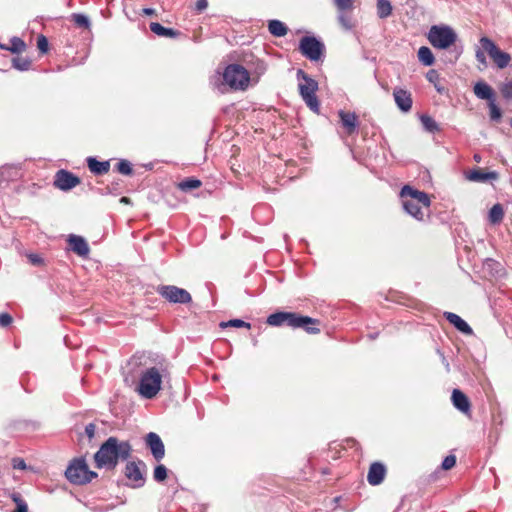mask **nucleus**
<instances>
[{
    "label": "nucleus",
    "mask_w": 512,
    "mask_h": 512,
    "mask_svg": "<svg viewBox=\"0 0 512 512\" xmlns=\"http://www.w3.org/2000/svg\"><path fill=\"white\" fill-rule=\"evenodd\" d=\"M511 126H512V118H511Z\"/></svg>",
    "instance_id": "57"
},
{
    "label": "nucleus",
    "mask_w": 512,
    "mask_h": 512,
    "mask_svg": "<svg viewBox=\"0 0 512 512\" xmlns=\"http://www.w3.org/2000/svg\"><path fill=\"white\" fill-rule=\"evenodd\" d=\"M96 425L94 423H90L85 427V434L91 440L95 436Z\"/></svg>",
    "instance_id": "49"
},
{
    "label": "nucleus",
    "mask_w": 512,
    "mask_h": 512,
    "mask_svg": "<svg viewBox=\"0 0 512 512\" xmlns=\"http://www.w3.org/2000/svg\"><path fill=\"white\" fill-rule=\"evenodd\" d=\"M266 323L275 327L286 325L292 329L300 328L306 333L312 335H316L321 332V321L319 319L295 312H275L268 316Z\"/></svg>",
    "instance_id": "2"
},
{
    "label": "nucleus",
    "mask_w": 512,
    "mask_h": 512,
    "mask_svg": "<svg viewBox=\"0 0 512 512\" xmlns=\"http://www.w3.org/2000/svg\"><path fill=\"white\" fill-rule=\"evenodd\" d=\"M143 13L145 15L150 16V15H154L155 14V10L153 8H144L143 9Z\"/></svg>",
    "instance_id": "53"
},
{
    "label": "nucleus",
    "mask_w": 512,
    "mask_h": 512,
    "mask_svg": "<svg viewBox=\"0 0 512 512\" xmlns=\"http://www.w3.org/2000/svg\"><path fill=\"white\" fill-rule=\"evenodd\" d=\"M400 192H419L418 190L416 189H413L410 185H404Z\"/></svg>",
    "instance_id": "52"
},
{
    "label": "nucleus",
    "mask_w": 512,
    "mask_h": 512,
    "mask_svg": "<svg viewBox=\"0 0 512 512\" xmlns=\"http://www.w3.org/2000/svg\"><path fill=\"white\" fill-rule=\"evenodd\" d=\"M97 476L96 472L89 469L83 458L73 459L65 471V477L74 485H85L90 483Z\"/></svg>",
    "instance_id": "6"
},
{
    "label": "nucleus",
    "mask_w": 512,
    "mask_h": 512,
    "mask_svg": "<svg viewBox=\"0 0 512 512\" xmlns=\"http://www.w3.org/2000/svg\"><path fill=\"white\" fill-rule=\"evenodd\" d=\"M37 48L41 53H46L48 51L49 43L44 35H39L37 37Z\"/></svg>",
    "instance_id": "42"
},
{
    "label": "nucleus",
    "mask_w": 512,
    "mask_h": 512,
    "mask_svg": "<svg viewBox=\"0 0 512 512\" xmlns=\"http://www.w3.org/2000/svg\"><path fill=\"white\" fill-rule=\"evenodd\" d=\"M338 21L342 25V27L344 29H346V30H350L353 27L352 22H351V18L348 15L344 14V13H340L339 14Z\"/></svg>",
    "instance_id": "43"
},
{
    "label": "nucleus",
    "mask_w": 512,
    "mask_h": 512,
    "mask_svg": "<svg viewBox=\"0 0 512 512\" xmlns=\"http://www.w3.org/2000/svg\"><path fill=\"white\" fill-rule=\"evenodd\" d=\"M485 53L486 51L483 50L482 46L479 49H477L475 53L476 60L482 65H487Z\"/></svg>",
    "instance_id": "47"
},
{
    "label": "nucleus",
    "mask_w": 512,
    "mask_h": 512,
    "mask_svg": "<svg viewBox=\"0 0 512 512\" xmlns=\"http://www.w3.org/2000/svg\"><path fill=\"white\" fill-rule=\"evenodd\" d=\"M502 96L507 100H512V81L503 83L500 87Z\"/></svg>",
    "instance_id": "39"
},
{
    "label": "nucleus",
    "mask_w": 512,
    "mask_h": 512,
    "mask_svg": "<svg viewBox=\"0 0 512 512\" xmlns=\"http://www.w3.org/2000/svg\"><path fill=\"white\" fill-rule=\"evenodd\" d=\"M201 181L197 178H186L177 183V188L181 191L198 189L201 186Z\"/></svg>",
    "instance_id": "29"
},
{
    "label": "nucleus",
    "mask_w": 512,
    "mask_h": 512,
    "mask_svg": "<svg viewBox=\"0 0 512 512\" xmlns=\"http://www.w3.org/2000/svg\"><path fill=\"white\" fill-rule=\"evenodd\" d=\"M268 30L275 37H283L288 32L287 26L280 20H270Z\"/></svg>",
    "instance_id": "26"
},
{
    "label": "nucleus",
    "mask_w": 512,
    "mask_h": 512,
    "mask_svg": "<svg viewBox=\"0 0 512 512\" xmlns=\"http://www.w3.org/2000/svg\"><path fill=\"white\" fill-rule=\"evenodd\" d=\"M25 48L26 44L21 38L13 37L10 40V46L7 48V50L11 51L12 53H21L25 50Z\"/></svg>",
    "instance_id": "34"
},
{
    "label": "nucleus",
    "mask_w": 512,
    "mask_h": 512,
    "mask_svg": "<svg viewBox=\"0 0 512 512\" xmlns=\"http://www.w3.org/2000/svg\"><path fill=\"white\" fill-rule=\"evenodd\" d=\"M72 21L75 23L76 26L84 29H89L91 22L88 16L81 14V13H74L71 15Z\"/></svg>",
    "instance_id": "32"
},
{
    "label": "nucleus",
    "mask_w": 512,
    "mask_h": 512,
    "mask_svg": "<svg viewBox=\"0 0 512 512\" xmlns=\"http://www.w3.org/2000/svg\"><path fill=\"white\" fill-rule=\"evenodd\" d=\"M392 14V5L388 0H377V15L385 19Z\"/></svg>",
    "instance_id": "30"
},
{
    "label": "nucleus",
    "mask_w": 512,
    "mask_h": 512,
    "mask_svg": "<svg viewBox=\"0 0 512 512\" xmlns=\"http://www.w3.org/2000/svg\"><path fill=\"white\" fill-rule=\"evenodd\" d=\"M12 66L19 71H27L31 66V61L27 58L16 57L12 61Z\"/></svg>",
    "instance_id": "35"
},
{
    "label": "nucleus",
    "mask_w": 512,
    "mask_h": 512,
    "mask_svg": "<svg viewBox=\"0 0 512 512\" xmlns=\"http://www.w3.org/2000/svg\"><path fill=\"white\" fill-rule=\"evenodd\" d=\"M338 115L340 118L341 125L348 135H352L357 132L359 121L357 115L354 112H346L340 110L338 112Z\"/></svg>",
    "instance_id": "17"
},
{
    "label": "nucleus",
    "mask_w": 512,
    "mask_h": 512,
    "mask_svg": "<svg viewBox=\"0 0 512 512\" xmlns=\"http://www.w3.org/2000/svg\"><path fill=\"white\" fill-rule=\"evenodd\" d=\"M23 176L21 165L6 164L0 167V185L17 181Z\"/></svg>",
    "instance_id": "14"
},
{
    "label": "nucleus",
    "mask_w": 512,
    "mask_h": 512,
    "mask_svg": "<svg viewBox=\"0 0 512 512\" xmlns=\"http://www.w3.org/2000/svg\"><path fill=\"white\" fill-rule=\"evenodd\" d=\"M299 50L310 61H318L324 53V44L314 36H305L300 40Z\"/></svg>",
    "instance_id": "11"
},
{
    "label": "nucleus",
    "mask_w": 512,
    "mask_h": 512,
    "mask_svg": "<svg viewBox=\"0 0 512 512\" xmlns=\"http://www.w3.org/2000/svg\"><path fill=\"white\" fill-rule=\"evenodd\" d=\"M219 326L222 329H225V328H228V327L247 328V329L251 328V324L250 323L245 322V321L240 320V319H232V320H229V321H226V322H221L219 324Z\"/></svg>",
    "instance_id": "33"
},
{
    "label": "nucleus",
    "mask_w": 512,
    "mask_h": 512,
    "mask_svg": "<svg viewBox=\"0 0 512 512\" xmlns=\"http://www.w3.org/2000/svg\"><path fill=\"white\" fill-rule=\"evenodd\" d=\"M165 201L168 203L169 206H174L173 203H170L169 199H165Z\"/></svg>",
    "instance_id": "56"
},
{
    "label": "nucleus",
    "mask_w": 512,
    "mask_h": 512,
    "mask_svg": "<svg viewBox=\"0 0 512 512\" xmlns=\"http://www.w3.org/2000/svg\"><path fill=\"white\" fill-rule=\"evenodd\" d=\"M479 43L499 69H504L509 65L511 56L500 50L490 38L483 36Z\"/></svg>",
    "instance_id": "9"
},
{
    "label": "nucleus",
    "mask_w": 512,
    "mask_h": 512,
    "mask_svg": "<svg viewBox=\"0 0 512 512\" xmlns=\"http://www.w3.org/2000/svg\"><path fill=\"white\" fill-rule=\"evenodd\" d=\"M132 453V446L128 441H120L116 437H109L94 454L97 468L115 469L119 460H126Z\"/></svg>",
    "instance_id": "1"
},
{
    "label": "nucleus",
    "mask_w": 512,
    "mask_h": 512,
    "mask_svg": "<svg viewBox=\"0 0 512 512\" xmlns=\"http://www.w3.org/2000/svg\"><path fill=\"white\" fill-rule=\"evenodd\" d=\"M387 474L386 466L381 462H373L370 464L367 473V481L372 486L380 485Z\"/></svg>",
    "instance_id": "15"
},
{
    "label": "nucleus",
    "mask_w": 512,
    "mask_h": 512,
    "mask_svg": "<svg viewBox=\"0 0 512 512\" xmlns=\"http://www.w3.org/2000/svg\"><path fill=\"white\" fill-rule=\"evenodd\" d=\"M13 323V317L7 313L2 312L0 313V327L6 328L9 327Z\"/></svg>",
    "instance_id": "45"
},
{
    "label": "nucleus",
    "mask_w": 512,
    "mask_h": 512,
    "mask_svg": "<svg viewBox=\"0 0 512 512\" xmlns=\"http://www.w3.org/2000/svg\"><path fill=\"white\" fill-rule=\"evenodd\" d=\"M474 94L477 98L487 100L488 103L495 100L494 90L485 82L479 81L474 85Z\"/></svg>",
    "instance_id": "23"
},
{
    "label": "nucleus",
    "mask_w": 512,
    "mask_h": 512,
    "mask_svg": "<svg viewBox=\"0 0 512 512\" xmlns=\"http://www.w3.org/2000/svg\"><path fill=\"white\" fill-rule=\"evenodd\" d=\"M71 250L79 256L85 257L89 254V246L84 238L71 235L68 239Z\"/></svg>",
    "instance_id": "22"
},
{
    "label": "nucleus",
    "mask_w": 512,
    "mask_h": 512,
    "mask_svg": "<svg viewBox=\"0 0 512 512\" xmlns=\"http://www.w3.org/2000/svg\"><path fill=\"white\" fill-rule=\"evenodd\" d=\"M153 477L157 482H163L167 478V468L162 464L156 466Z\"/></svg>",
    "instance_id": "37"
},
{
    "label": "nucleus",
    "mask_w": 512,
    "mask_h": 512,
    "mask_svg": "<svg viewBox=\"0 0 512 512\" xmlns=\"http://www.w3.org/2000/svg\"><path fill=\"white\" fill-rule=\"evenodd\" d=\"M120 203H122V204H131L132 202H131L130 198L124 196V197H122L120 199Z\"/></svg>",
    "instance_id": "54"
},
{
    "label": "nucleus",
    "mask_w": 512,
    "mask_h": 512,
    "mask_svg": "<svg viewBox=\"0 0 512 512\" xmlns=\"http://www.w3.org/2000/svg\"><path fill=\"white\" fill-rule=\"evenodd\" d=\"M116 167L117 171L123 175H130L132 173V165L128 160H120Z\"/></svg>",
    "instance_id": "38"
},
{
    "label": "nucleus",
    "mask_w": 512,
    "mask_h": 512,
    "mask_svg": "<svg viewBox=\"0 0 512 512\" xmlns=\"http://www.w3.org/2000/svg\"><path fill=\"white\" fill-rule=\"evenodd\" d=\"M419 61L425 66H432L435 62V57L431 49L427 46H422L417 52Z\"/></svg>",
    "instance_id": "28"
},
{
    "label": "nucleus",
    "mask_w": 512,
    "mask_h": 512,
    "mask_svg": "<svg viewBox=\"0 0 512 512\" xmlns=\"http://www.w3.org/2000/svg\"><path fill=\"white\" fill-rule=\"evenodd\" d=\"M156 292L170 303L188 304L192 301L187 290L174 285H159Z\"/></svg>",
    "instance_id": "10"
},
{
    "label": "nucleus",
    "mask_w": 512,
    "mask_h": 512,
    "mask_svg": "<svg viewBox=\"0 0 512 512\" xmlns=\"http://www.w3.org/2000/svg\"><path fill=\"white\" fill-rule=\"evenodd\" d=\"M146 445L151 450L153 457L157 461L161 460L164 457L165 448L159 435H157L154 432L148 433L146 436Z\"/></svg>",
    "instance_id": "16"
},
{
    "label": "nucleus",
    "mask_w": 512,
    "mask_h": 512,
    "mask_svg": "<svg viewBox=\"0 0 512 512\" xmlns=\"http://www.w3.org/2000/svg\"><path fill=\"white\" fill-rule=\"evenodd\" d=\"M164 195L165 194H152L151 197H148V201L150 203L162 206V200Z\"/></svg>",
    "instance_id": "48"
},
{
    "label": "nucleus",
    "mask_w": 512,
    "mask_h": 512,
    "mask_svg": "<svg viewBox=\"0 0 512 512\" xmlns=\"http://www.w3.org/2000/svg\"><path fill=\"white\" fill-rule=\"evenodd\" d=\"M146 465L143 461H129L125 466V477L131 481V487L140 488L145 484L144 470Z\"/></svg>",
    "instance_id": "12"
},
{
    "label": "nucleus",
    "mask_w": 512,
    "mask_h": 512,
    "mask_svg": "<svg viewBox=\"0 0 512 512\" xmlns=\"http://www.w3.org/2000/svg\"><path fill=\"white\" fill-rule=\"evenodd\" d=\"M488 107H489V112H490L489 113L490 114V119L492 121H495V122L500 121L502 113H501L500 108L495 103V100L489 102L488 103Z\"/></svg>",
    "instance_id": "36"
},
{
    "label": "nucleus",
    "mask_w": 512,
    "mask_h": 512,
    "mask_svg": "<svg viewBox=\"0 0 512 512\" xmlns=\"http://www.w3.org/2000/svg\"><path fill=\"white\" fill-rule=\"evenodd\" d=\"M225 83L233 90H245L250 81L249 72L240 64L228 65L223 73Z\"/></svg>",
    "instance_id": "7"
},
{
    "label": "nucleus",
    "mask_w": 512,
    "mask_h": 512,
    "mask_svg": "<svg viewBox=\"0 0 512 512\" xmlns=\"http://www.w3.org/2000/svg\"><path fill=\"white\" fill-rule=\"evenodd\" d=\"M474 160H475L476 162H480V161H481V157H480V155H479V154H475V155H474Z\"/></svg>",
    "instance_id": "55"
},
{
    "label": "nucleus",
    "mask_w": 512,
    "mask_h": 512,
    "mask_svg": "<svg viewBox=\"0 0 512 512\" xmlns=\"http://www.w3.org/2000/svg\"><path fill=\"white\" fill-rule=\"evenodd\" d=\"M426 78L429 82L433 83L437 89L438 92H441L442 89L440 87L437 86V82L439 80V74L436 70H429L426 74Z\"/></svg>",
    "instance_id": "44"
},
{
    "label": "nucleus",
    "mask_w": 512,
    "mask_h": 512,
    "mask_svg": "<svg viewBox=\"0 0 512 512\" xmlns=\"http://www.w3.org/2000/svg\"><path fill=\"white\" fill-rule=\"evenodd\" d=\"M334 3L337 9L343 12L352 9L354 0H334Z\"/></svg>",
    "instance_id": "41"
},
{
    "label": "nucleus",
    "mask_w": 512,
    "mask_h": 512,
    "mask_svg": "<svg viewBox=\"0 0 512 512\" xmlns=\"http://www.w3.org/2000/svg\"><path fill=\"white\" fill-rule=\"evenodd\" d=\"M444 317L450 324H452L460 332L466 335H471L473 333L472 328L459 315L453 312H445Z\"/></svg>",
    "instance_id": "21"
},
{
    "label": "nucleus",
    "mask_w": 512,
    "mask_h": 512,
    "mask_svg": "<svg viewBox=\"0 0 512 512\" xmlns=\"http://www.w3.org/2000/svg\"><path fill=\"white\" fill-rule=\"evenodd\" d=\"M13 467L16 469H25L26 463L21 458H15V459H13Z\"/></svg>",
    "instance_id": "51"
},
{
    "label": "nucleus",
    "mask_w": 512,
    "mask_h": 512,
    "mask_svg": "<svg viewBox=\"0 0 512 512\" xmlns=\"http://www.w3.org/2000/svg\"><path fill=\"white\" fill-rule=\"evenodd\" d=\"M393 96L397 107L402 112H409L411 110L413 101L409 91L402 88H395Z\"/></svg>",
    "instance_id": "18"
},
{
    "label": "nucleus",
    "mask_w": 512,
    "mask_h": 512,
    "mask_svg": "<svg viewBox=\"0 0 512 512\" xmlns=\"http://www.w3.org/2000/svg\"><path fill=\"white\" fill-rule=\"evenodd\" d=\"M208 6L207 0H197L195 10L197 13L203 12Z\"/></svg>",
    "instance_id": "50"
},
{
    "label": "nucleus",
    "mask_w": 512,
    "mask_h": 512,
    "mask_svg": "<svg viewBox=\"0 0 512 512\" xmlns=\"http://www.w3.org/2000/svg\"><path fill=\"white\" fill-rule=\"evenodd\" d=\"M87 164L89 170L96 175H103L110 169V163L108 161H98L94 157H88Z\"/></svg>",
    "instance_id": "24"
},
{
    "label": "nucleus",
    "mask_w": 512,
    "mask_h": 512,
    "mask_svg": "<svg viewBox=\"0 0 512 512\" xmlns=\"http://www.w3.org/2000/svg\"><path fill=\"white\" fill-rule=\"evenodd\" d=\"M150 30L153 33H155L156 35L161 36V37L175 38L176 36L179 35L178 31H176L172 28H166L158 22H151Z\"/></svg>",
    "instance_id": "25"
},
{
    "label": "nucleus",
    "mask_w": 512,
    "mask_h": 512,
    "mask_svg": "<svg viewBox=\"0 0 512 512\" xmlns=\"http://www.w3.org/2000/svg\"><path fill=\"white\" fill-rule=\"evenodd\" d=\"M297 79L301 81L298 84V88L303 101L311 111L319 113L320 103L316 96V91L318 90L317 81L301 69L297 71Z\"/></svg>",
    "instance_id": "5"
},
{
    "label": "nucleus",
    "mask_w": 512,
    "mask_h": 512,
    "mask_svg": "<svg viewBox=\"0 0 512 512\" xmlns=\"http://www.w3.org/2000/svg\"><path fill=\"white\" fill-rule=\"evenodd\" d=\"M456 465V456L451 454L444 458L441 468L445 471L452 469Z\"/></svg>",
    "instance_id": "40"
},
{
    "label": "nucleus",
    "mask_w": 512,
    "mask_h": 512,
    "mask_svg": "<svg viewBox=\"0 0 512 512\" xmlns=\"http://www.w3.org/2000/svg\"><path fill=\"white\" fill-rule=\"evenodd\" d=\"M79 183L80 179L72 172L65 169L58 170L53 179V185L55 188L62 191L73 189Z\"/></svg>",
    "instance_id": "13"
},
{
    "label": "nucleus",
    "mask_w": 512,
    "mask_h": 512,
    "mask_svg": "<svg viewBox=\"0 0 512 512\" xmlns=\"http://www.w3.org/2000/svg\"><path fill=\"white\" fill-rule=\"evenodd\" d=\"M451 400L456 409L464 414H470L471 402L469 398L459 389L452 391Z\"/></svg>",
    "instance_id": "19"
},
{
    "label": "nucleus",
    "mask_w": 512,
    "mask_h": 512,
    "mask_svg": "<svg viewBox=\"0 0 512 512\" xmlns=\"http://www.w3.org/2000/svg\"><path fill=\"white\" fill-rule=\"evenodd\" d=\"M426 37L430 45L436 50H450L454 47L450 53L452 56L450 58L451 63L456 62L462 54V49H457L455 47L458 40V34L454 28L447 24L432 25L429 28Z\"/></svg>",
    "instance_id": "3"
},
{
    "label": "nucleus",
    "mask_w": 512,
    "mask_h": 512,
    "mask_svg": "<svg viewBox=\"0 0 512 512\" xmlns=\"http://www.w3.org/2000/svg\"><path fill=\"white\" fill-rule=\"evenodd\" d=\"M466 178L472 182L486 183L498 178L494 171L486 172L481 168H475L466 173Z\"/></svg>",
    "instance_id": "20"
},
{
    "label": "nucleus",
    "mask_w": 512,
    "mask_h": 512,
    "mask_svg": "<svg viewBox=\"0 0 512 512\" xmlns=\"http://www.w3.org/2000/svg\"><path fill=\"white\" fill-rule=\"evenodd\" d=\"M504 218L503 206L499 203L492 206L488 214V220L492 225L500 224Z\"/></svg>",
    "instance_id": "27"
},
{
    "label": "nucleus",
    "mask_w": 512,
    "mask_h": 512,
    "mask_svg": "<svg viewBox=\"0 0 512 512\" xmlns=\"http://www.w3.org/2000/svg\"><path fill=\"white\" fill-rule=\"evenodd\" d=\"M168 374V367L164 363H160V367H151L141 375L138 392L147 399H152L161 389L162 377Z\"/></svg>",
    "instance_id": "4"
},
{
    "label": "nucleus",
    "mask_w": 512,
    "mask_h": 512,
    "mask_svg": "<svg viewBox=\"0 0 512 512\" xmlns=\"http://www.w3.org/2000/svg\"><path fill=\"white\" fill-rule=\"evenodd\" d=\"M404 209L414 216L421 219L423 217V209H428L430 206L429 194H400Z\"/></svg>",
    "instance_id": "8"
},
{
    "label": "nucleus",
    "mask_w": 512,
    "mask_h": 512,
    "mask_svg": "<svg viewBox=\"0 0 512 512\" xmlns=\"http://www.w3.org/2000/svg\"><path fill=\"white\" fill-rule=\"evenodd\" d=\"M27 258L29 260V262L34 265V266H40V265H43V259L40 255L38 254H28L27 255Z\"/></svg>",
    "instance_id": "46"
},
{
    "label": "nucleus",
    "mask_w": 512,
    "mask_h": 512,
    "mask_svg": "<svg viewBox=\"0 0 512 512\" xmlns=\"http://www.w3.org/2000/svg\"><path fill=\"white\" fill-rule=\"evenodd\" d=\"M420 120L426 131L430 133H435L439 131V126L437 122L429 115H421Z\"/></svg>",
    "instance_id": "31"
}]
</instances>
